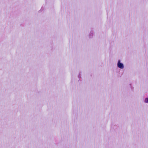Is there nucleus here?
Segmentation results:
<instances>
[{
	"label": "nucleus",
	"instance_id": "obj_3",
	"mask_svg": "<svg viewBox=\"0 0 148 148\" xmlns=\"http://www.w3.org/2000/svg\"><path fill=\"white\" fill-rule=\"evenodd\" d=\"M144 102L145 103H148V98H146L144 100Z\"/></svg>",
	"mask_w": 148,
	"mask_h": 148
},
{
	"label": "nucleus",
	"instance_id": "obj_2",
	"mask_svg": "<svg viewBox=\"0 0 148 148\" xmlns=\"http://www.w3.org/2000/svg\"><path fill=\"white\" fill-rule=\"evenodd\" d=\"M93 32L92 31L90 32L88 35V37L89 38H92L93 37Z\"/></svg>",
	"mask_w": 148,
	"mask_h": 148
},
{
	"label": "nucleus",
	"instance_id": "obj_1",
	"mask_svg": "<svg viewBox=\"0 0 148 148\" xmlns=\"http://www.w3.org/2000/svg\"><path fill=\"white\" fill-rule=\"evenodd\" d=\"M117 67L120 69H123L124 68V64L121 62L120 60H119L117 63Z\"/></svg>",
	"mask_w": 148,
	"mask_h": 148
}]
</instances>
